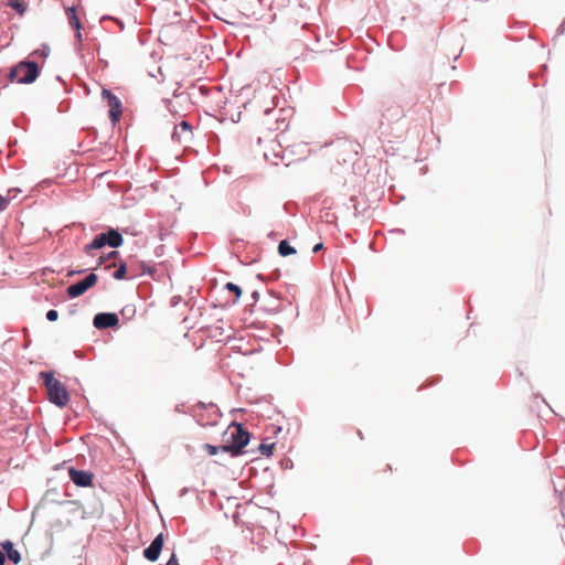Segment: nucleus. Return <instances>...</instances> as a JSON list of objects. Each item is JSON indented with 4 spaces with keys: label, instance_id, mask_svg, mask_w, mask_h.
Here are the masks:
<instances>
[{
    "label": "nucleus",
    "instance_id": "1",
    "mask_svg": "<svg viewBox=\"0 0 565 565\" xmlns=\"http://www.w3.org/2000/svg\"><path fill=\"white\" fill-rule=\"evenodd\" d=\"M224 438L227 444L222 446L221 449L225 452H231L232 455H238L248 444L249 434L241 424L233 423L225 430Z\"/></svg>",
    "mask_w": 565,
    "mask_h": 565
},
{
    "label": "nucleus",
    "instance_id": "2",
    "mask_svg": "<svg viewBox=\"0 0 565 565\" xmlns=\"http://www.w3.org/2000/svg\"><path fill=\"white\" fill-rule=\"evenodd\" d=\"M40 376L44 380L49 401L58 407L66 406L70 402V395L65 385L55 379L51 372H41Z\"/></svg>",
    "mask_w": 565,
    "mask_h": 565
},
{
    "label": "nucleus",
    "instance_id": "3",
    "mask_svg": "<svg viewBox=\"0 0 565 565\" xmlns=\"http://www.w3.org/2000/svg\"><path fill=\"white\" fill-rule=\"evenodd\" d=\"M39 76V67L35 62L22 61L15 65L10 77L12 81H17L20 84L33 83Z\"/></svg>",
    "mask_w": 565,
    "mask_h": 565
},
{
    "label": "nucleus",
    "instance_id": "4",
    "mask_svg": "<svg viewBox=\"0 0 565 565\" xmlns=\"http://www.w3.org/2000/svg\"><path fill=\"white\" fill-rule=\"evenodd\" d=\"M124 242L120 233L116 230H109L106 233L97 235L90 244H87L84 248L85 253L90 254L93 249H99L106 245L110 247H119Z\"/></svg>",
    "mask_w": 565,
    "mask_h": 565
},
{
    "label": "nucleus",
    "instance_id": "5",
    "mask_svg": "<svg viewBox=\"0 0 565 565\" xmlns=\"http://www.w3.org/2000/svg\"><path fill=\"white\" fill-rule=\"evenodd\" d=\"M97 279H98V277L96 274H94V273L89 274L83 280L68 286L67 295L71 298H77V297L82 296L86 290H88L89 288H92L93 286L96 285Z\"/></svg>",
    "mask_w": 565,
    "mask_h": 565
},
{
    "label": "nucleus",
    "instance_id": "6",
    "mask_svg": "<svg viewBox=\"0 0 565 565\" xmlns=\"http://www.w3.org/2000/svg\"><path fill=\"white\" fill-rule=\"evenodd\" d=\"M102 96L107 100L110 120L114 124H116L117 121H119L122 114L121 102L110 90L106 88L103 89Z\"/></svg>",
    "mask_w": 565,
    "mask_h": 565
},
{
    "label": "nucleus",
    "instance_id": "7",
    "mask_svg": "<svg viewBox=\"0 0 565 565\" xmlns=\"http://www.w3.org/2000/svg\"><path fill=\"white\" fill-rule=\"evenodd\" d=\"M164 537L163 534H158L154 540L151 542V544L143 550V556L150 562H156L161 553V550L163 547Z\"/></svg>",
    "mask_w": 565,
    "mask_h": 565
},
{
    "label": "nucleus",
    "instance_id": "8",
    "mask_svg": "<svg viewBox=\"0 0 565 565\" xmlns=\"http://www.w3.org/2000/svg\"><path fill=\"white\" fill-rule=\"evenodd\" d=\"M94 327L97 329H106L116 327L119 323V319L116 313H97L94 317Z\"/></svg>",
    "mask_w": 565,
    "mask_h": 565
},
{
    "label": "nucleus",
    "instance_id": "9",
    "mask_svg": "<svg viewBox=\"0 0 565 565\" xmlns=\"http://www.w3.org/2000/svg\"><path fill=\"white\" fill-rule=\"evenodd\" d=\"M71 480L78 487L92 486L93 475L84 470H76L75 468L68 469Z\"/></svg>",
    "mask_w": 565,
    "mask_h": 565
},
{
    "label": "nucleus",
    "instance_id": "10",
    "mask_svg": "<svg viewBox=\"0 0 565 565\" xmlns=\"http://www.w3.org/2000/svg\"><path fill=\"white\" fill-rule=\"evenodd\" d=\"M1 547L6 551L9 561L13 564H19L21 562V555L19 551L13 547V543L11 541L1 542Z\"/></svg>",
    "mask_w": 565,
    "mask_h": 565
},
{
    "label": "nucleus",
    "instance_id": "11",
    "mask_svg": "<svg viewBox=\"0 0 565 565\" xmlns=\"http://www.w3.org/2000/svg\"><path fill=\"white\" fill-rule=\"evenodd\" d=\"M66 15L70 25L76 31L77 35H81V22L74 8L66 10Z\"/></svg>",
    "mask_w": 565,
    "mask_h": 565
},
{
    "label": "nucleus",
    "instance_id": "12",
    "mask_svg": "<svg viewBox=\"0 0 565 565\" xmlns=\"http://www.w3.org/2000/svg\"><path fill=\"white\" fill-rule=\"evenodd\" d=\"M278 253L281 256H289L291 254H295L296 249L292 246H290L287 241L284 239L278 245Z\"/></svg>",
    "mask_w": 565,
    "mask_h": 565
},
{
    "label": "nucleus",
    "instance_id": "13",
    "mask_svg": "<svg viewBox=\"0 0 565 565\" xmlns=\"http://www.w3.org/2000/svg\"><path fill=\"white\" fill-rule=\"evenodd\" d=\"M225 288L230 291H232L234 295H235V299H234V302H237L241 295H242V289L239 288V286L233 284V282H227L225 285Z\"/></svg>",
    "mask_w": 565,
    "mask_h": 565
},
{
    "label": "nucleus",
    "instance_id": "14",
    "mask_svg": "<svg viewBox=\"0 0 565 565\" xmlns=\"http://www.w3.org/2000/svg\"><path fill=\"white\" fill-rule=\"evenodd\" d=\"M275 449V444H260L259 445V451L262 455L264 456H271L273 455V451Z\"/></svg>",
    "mask_w": 565,
    "mask_h": 565
},
{
    "label": "nucleus",
    "instance_id": "15",
    "mask_svg": "<svg viewBox=\"0 0 565 565\" xmlns=\"http://www.w3.org/2000/svg\"><path fill=\"white\" fill-rule=\"evenodd\" d=\"M49 54H50L49 46L43 45L42 49L33 51L31 55L34 57L46 58L49 56Z\"/></svg>",
    "mask_w": 565,
    "mask_h": 565
},
{
    "label": "nucleus",
    "instance_id": "16",
    "mask_svg": "<svg viewBox=\"0 0 565 565\" xmlns=\"http://www.w3.org/2000/svg\"><path fill=\"white\" fill-rule=\"evenodd\" d=\"M126 274H127V268H126V265L125 264H121L116 270L115 273L113 274L114 278L115 279H124L126 277Z\"/></svg>",
    "mask_w": 565,
    "mask_h": 565
},
{
    "label": "nucleus",
    "instance_id": "17",
    "mask_svg": "<svg viewBox=\"0 0 565 565\" xmlns=\"http://www.w3.org/2000/svg\"><path fill=\"white\" fill-rule=\"evenodd\" d=\"M10 7L22 13L24 11V3L20 0H10Z\"/></svg>",
    "mask_w": 565,
    "mask_h": 565
},
{
    "label": "nucleus",
    "instance_id": "18",
    "mask_svg": "<svg viewBox=\"0 0 565 565\" xmlns=\"http://www.w3.org/2000/svg\"><path fill=\"white\" fill-rule=\"evenodd\" d=\"M204 449L207 451L209 455L214 456L218 452L220 448L210 444H205Z\"/></svg>",
    "mask_w": 565,
    "mask_h": 565
},
{
    "label": "nucleus",
    "instance_id": "19",
    "mask_svg": "<svg viewBox=\"0 0 565 565\" xmlns=\"http://www.w3.org/2000/svg\"><path fill=\"white\" fill-rule=\"evenodd\" d=\"M58 318V312L54 309H51L46 312V319L49 321H56Z\"/></svg>",
    "mask_w": 565,
    "mask_h": 565
},
{
    "label": "nucleus",
    "instance_id": "20",
    "mask_svg": "<svg viewBox=\"0 0 565 565\" xmlns=\"http://www.w3.org/2000/svg\"><path fill=\"white\" fill-rule=\"evenodd\" d=\"M20 192L19 189H10L8 191V199L11 200V199H14L17 198L18 193Z\"/></svg>",
    "mask_w": 565,
    "mask_h": 565
},
{
    "label": "nucleus",
    "instance_id": "21",
    "mask_svg": "<svg viewBox=\"0 0 565 565\" xmlns=\"http://www.w3.org/2000/svg\"><path fill=\"white\" fill-rule=\"evenodd\" d=\"M166 565H180L177 555L173 553Z\"/></svg>",
    "mask_w": 565,
    "mask_h": 565
},
{
    "label": "nucleus",
    "instance_id": "22",
    "mask_svg": "<svg viewBox=\"0 0 565 565\" xmlns=\"http://www.w3.org/2000/svg\"><path fill=\"white\" fill-rule=\"evenodd\" d=\"M9 201H10V200L8 199V196H7V198H4V196H1V198H0V211H2V210H4V209H6V206H7V204H8V202H9Z\"/></svg>",
    "mask_w": 565,
    "mask_h": 565
},
{
    "label": "nucleus",
    "instance_id": "23",
    "mask_svg": "<svg viewBox=\"0 0 565 565\" xmlns=\"http://www.w3.org/2000/svg\"><path fill=\"white\" fill-rule=\"evenodd\" d=\"M141 267H142V273L143 274L151 275L153 273V269L150 266H147L146 264H142Z\"/></svg>",
    "mask_w": 565,
    "mask_h": 565
},
{
    "label": "nucleus",
    "instance_id": "24",
    "mask_svg": "<svg viewBox=\"0 0 565 565\" xmlns=\"http://www.w3.org/2000/svg\"><path fill=\"white\" fill-rule=\"evenodd\" d=\"M180 129L182 131H189L190 130V126L186 121H182L180 125H179Z\"/></svg>",
    "mask_w": 565,
    "mask_h": 565
},
{
    "label": "nucleus",
    "instance_id": "25",
    "mask_svg": "<svg viewBox=\"0 0 565 565\" xmlns=\"http://www.w3.org/2000/svg\"><path fill=\"white\" fill-rule=\"evenodd\" d=\"M323 248V244L322 243H318L313 246L312 248V252L313 253H318L319 250H321Z\"/></svg>",
    "mask_w": 565,
    "mask_h": 565
},
{
    "label": "nucleus",
    "instance_id": "26",
    "mask_svg": "<svg viewBox=\"0 0 565 565\" xmlns=\"http://www.w3.org/2000/svg\"><path fill=\"white\" fill-rule=\"evenodd\" d=\"M6 562V555L4 553L0 550V565H3Z\"/></svg>",
    "mask_w": 565,
    "mask_h": 565
},
{
    "label": "nucleus",
    "instance_id": "27",
    "mask_svg": "<svg viewBox=\"0 0 565 565\" xmlns=\"http://www.w3.org/2000/svg\"><path fill=\"white\" fill-rule=\"evenodd\" d=\"M326 51H332V47L324 46L321 49H316V52H326Z\"/></svg>",
    "mask_w": 565,
    "mask_h": 565
},
{
    "label": "nucleus",
    "instance_id": "28",
    "mask_svg": "<svg viewBox=\"0 0 565 565\" xmlns=\"http://www.w3.org/2000/svg\"><path fill=\"white\" fill-rule=\"evenodd\" d=\"M118 26H119V31H124V25L121 22H118V21H114Z\"/></svg>",
    "mask_w": 565,
    "mask_h": 565
},
{
    "label": "nucleus",
    "instance_id": "29",
    "mask_svg": "<svg viewBox=\"0 0 565 565\" xmlns=\"http://www.w3.org/2000/svg\"><path fill=\"white\" fill-rule=\"evenodd\" d=\"M391 470H392L391 466H390V465H386V466H385V471H391Z\"/></svg>",
    "mask_w": 565,
    "mask_h": 565
},
{
    "label": "nucleus",
    "instance_id": "30",
    "mask_svg": "<svg viewBox=\"0 0 565 565\" xmlns=\"http://www.w3.org/2000/svg\"><path fill=\"white\" fill-rule=\"evenodd\" d=\"M115 255H117V252H116V250H113V252L109 254V256H115Z\"/></svg>",
    "mask_w": 565,
    "mask_h": 565
}]
</instances>
